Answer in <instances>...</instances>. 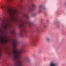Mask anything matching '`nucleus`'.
Instances as JSON below:
<instances>
[{
    "label": "nucleus",
    "instance_id": "obj_3",
    "mask_svg": "<svg viewBox=\"0 0 66 66\" xmlns=\"http://www.w3.org/2000/svg\"><path fill=\"white\" fill-rule=\"evenodd\" d=\"M6 11L7 13H9L10 15H12L14 13H16L17 12L16 11H13L9 9H6Z\"/></svg>",
    "mask_w": 66,
    "mask_h": 66
},
{
    "label": "nucleus",
    "instance_id": "obj_19",
    "mask_svg": "<svg viewBox=\"0 0 66 66\" xmlns=\"http://www.w3.org/2000/svg\"><path fill=\"white\" fill-rule=\"evenodd\" d=\"M38 52H41V50H39Z\"/></svg>",
    "mask_w": 66,
    "mask_h": 66
},
{
    "label": "nucleus",
    "instance_id": "obj_4",
    "mask_svg": "<svg viewBox=\"0 0 66 66\" xmlns=\"http://www.w3.org/2000/svg\"><path fill=\"white\" fill-rule=\"evenodd\" d=\"M0 26H1V28H2V31H1L0 29V32L1 33V32H4V31L6 30V28L7 27V24H6L5 25H1V23H0Z\"/></svg>",
    "mask_w": 66,
    "mask_h": 66
},
{
    "label": "nucleus",
    "instance_id": "obj_17",
    "mask_svg": "<svg viewBox=\"0 0 66 66\" xmlns=\"http://www.w3.org/2000/svg\"><path fill=\"white\" fill-rule=\"evenodd\" d=\"M6 1H7V2H10V1H12V0H5Z\"/></svg>",
    "mask_w": 66,
    "mask_h": 66
},
{
    "label": "nucleus",
    "instance_id": "obj_9",
    "mask_svg": "<svg viewBox=\"0 0 66 66\" xmlns=\"http://www.w3.org/2000/svg\"><path fill=\"white\" fill-rule=\"evenodd\" d=\"M56 64L53 63V62H52L50 66H57Z\"/></svg>",
    "mask_w": 66,
    "mask_h": 66
},
{
    "label": "nucleus",
    "instance_id": "obj_2",
    "mask_svg": "<svg viewBox=\"0 0 66 66\" xmlns=\"http://www.w3.org/2000/svg\"><path fill=\"white\" fill-rule=\"evenodd\" d=\"M6 43V36L5 35H0V43L2 44Z\"/></svg>",
    "mask_w": 66,
    "mask_h": 66
},
{
    "label": "nucleus",
    "instance_id": "obj_13",
    "mask_svg": "<svg viewBox=\"0 0 66 66\" xmlns=\"http://www.w3.org/2000/svg\"><path fill=\"white\" fill-rule=\"evenodd\" d=\"M20 35L22 37H23V35H22V34L21 33V32L20 34Z\"/></svg>",
    "mask_w": 66,
    "mask_h": 66
},
{
    "label": "nucleus",
    "instance_id": "obj_1",
    "mask_svg": "<svg viewBox=\"0 0 66 66\" xmlns=\"http://www.w3.org/2000/svg\"><path fill=\"white\" fill-rule=\"evenodd\" d=\"M18 44V41L16 39H15L13 41V46L14 48V51H13L14 57L13 58V61L16 62L17 65L18 66H22V61H21L19 57L21 53H23L24 50L22 49L20 52H19L16 50V48Z\"/></svg>",
    "mask_w": 66,
    "mask_h": 66
},
{
    "label": "nucleus",
    "instance_id": "obj_14",
    "mask_svg": "<svg viewBox=\"0 0 66 66\" xmlns=\"http://www.w3.org/2000/svg\"><path fill=\"white\" fill-rule=\"evenodd\" d=\"M1 8H2V9L3 10H4V9H5V7H3V6H2L1 7Z\"/></svg>",
    "mask_w": 66,
    "mask_h": 66
},
{
    "label": "nucleus",
    "instance_id": "obj_12",
    "mask_svg": "<svg viewBox=\"0 0 66 66\" xmlns=\"http://www.w3.org/2000/svg\"><path fill=\"white\" fill-rule=\"evenodd\" d=\"M36 15V13H34L32 14V17H35Z\"/></svg>",
    "mask_w": 66,
    "mask_h": 66
},
{
    "label": "nucleus",
    "instance_id": "obj_20",
    "mask_svg": "<svg viewBox=\"0 0 66 66\" xmlns=\"http://www.w3.org/2000/svg\"><path fill=\"white\" fill-rule=\"evenodd\" d=\"M1 55H2L1 53H0V56Z\"/></svg>",
    "mask_w": 66,
    "mask_h": 66
},
{
    "label": "nucleus",
    "instance_id": "obj_18",
    "mask_svg": "<svg viewBox=\"0 0 66 66\" xmlns=\"http://www.w3.org/2000/svg\"><path fill=\"white\" fill-rule=\"evenodd\" d=\"M43 10H46V8L45 7L43 8Z\"/></svg>",
    "mask_w": 66,
    "mask_h": 66
},
{
    "label": "nucleus",
    "instance_id": "obj_16",
    "mask_svg": "<svg viewBox=\"0 0 66 66\" xmlns=\"http://www.w3.org/2000/svg\"><path fill=\"white\" fill-rule=\"evenodd\" d=\"M46 40H47V41H49V40H50V39L48 38H47L46 39Z\"/></svg>",
    "mask_w": 66,
    "mask_h": 66
},
{
    "label": "nucleus",
    "instance_id": "obj_22",
    "mask_svg": "<svg viewBox=\"0 0 66 66\" xmlns=\"http://www.w3.org/2000/svg\"><path fill=\"white\" fill-rule=\"evenodd\" d=\"M21 0V1H22V0Z\"/></svg>",
    "mask_w": 66,
    "mask_h": 66
},
{
    "label": "nucleus",
    "instance_id": "obj_7",
    "mask_svg": "<svg viewBox=\"0 0 66 66\" xmlns=\"http://www.w3.org/2000/svg\"><path fill=\"white\" fill-rule=\"evenodd\" d=\"M42 7H43V6H39L38 11L39 13H41V12H42Z\"/></svg>",
    "mask_w": 66,
    "mask_h": 66
},
{
    "label": "nucleus",
    "instance_id": "obj_8",
    "mask_svg": "<svg viewBox=\"0 0 66 66\" xmlns=\"http://www.w3.org/2000/svg\"><path fill=\"white\" fill-rule=\"evenodd\" d=\"M31 44L32 45H33L35 47L36 46V44L35 43L34 40H32L31 42Z\"/></svg>",
    "mask_w": 66,
    "mask_h": 66
},
{
    "label": "nucleus",
    "instance_id": "obj_6",
    "mask_svg": "<svg viewBox=\"0 0 66 66\" xmlns=\"http://www.w3.org/2000/svg\"><path fill=\"white\" fill-rule=\"evenodd\" d=\"M31 5L32 7L29 9L30 11H33V10H34V7L35 6V4H32Z\"/></svg>",
    "mask_w": 66,
    "mask_h": 66
},
{
    "label": "nucleus",
    "instance_id": "obj_15",
    "mask_svg": "<svg viewBox=\"0 0 66 66\" xmlns=\"http://www.w3.org/2000/svg\"><path fill=\"white\" fill-rule=\"evenodd\" d=\"M12 33L13 34H14V33H15V30H13L12 31Z\"/></svg>",
    "mask_w": 66,
    "mask_h": 66
},
{
    "label": "nucleus",
    "instance_id": "obj_10",
    "mask_svg": "<svg viewBox=\"0 0 66 66\" xmlns=\"http://www.w3.org/2000/svg\"><path fill=\"white\" fill-rule=\"evenodd\" d=\"M24 17H25L27 19H29V17L28 15L27 14H24Z\"/></svg>",
    "mask_w": 66,
    "mask_h": 66
},
{
    "label": "nucleus",
    "instance_id": "obj_11",
    "mask_svg": "<svg viewBox=\"0 0 66 66\" xmlns=\"http://www.w3.org/2000/svg\"><path fill=\"white\" fill-rule=\"evenodd\" d=\"M28 23L30 26H32V25H33V23L32 22H28Z\"/></svg>",
    "mask_w": 66,
    "mask_h": 66
},
{
    "label": "nucleus",
    "instance_id": "obj_5",
    "mask_svg": "<svg viewBox=\"0 0 66 66\" xmlns=\"http://www.w3.org/2000/svg\"><path fill=\"white\" fill-rule=\"evenodd\" d=\"M19 27L20 29H22L23 31H24L26 30V28L24 26V23H21L20 24Z\"/></svg>",
    "mask_w": 66,
    "mask_h": 66
},
{
    "label": "nucleus",
    "instance_id": "obj_21",
    "mask_svg": "<svg viewBox=\"0 0 66 66\" xmlns=\"http://www.w3.org/2000/svg\"><path fill=\"white\" fill-rule=\"evenodd\" d=\"M44 27H46V26H44Z\"/></svg>",
    "mask_w": 66,
    "mask_h": 66
}]
</instances>
